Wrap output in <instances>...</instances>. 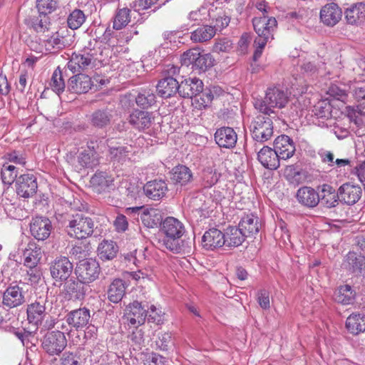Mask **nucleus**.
I'll use <instances>...</instances> for the list:
<instances>
[{"instance_id":"nucleus-42","label":"nucleus","mask_w":365,"mask_h":365,"mask_svg":"<svg viewBox=\"0 0 365 365\" xmlns=\"http://www.w3.org/2000/svg\"><path fill=\"white\" fill-rule=\"evenodd\" d=\"M355 292L348 284L341 286L334 294V300L343 304H352L354 300Z\"/></svg>"},{"instance_id":"nucleus-17","label":"nucleus","mask_w":365,"mask_h":365,"mask_svg":"<svg viewBox=\"0 0 365 365\" xmlns=\"http://www.w3.org/2000/svg\"><path fill=\"white\" fill-rule=\"evenodd\" d=\"M43 256L41 247L34 240H30L22 250L24 265L27 268L37 267Z\"/></svg>"},{"instance_id":"nucleus-44","label":"nucleus","mask_w":365,"mask_h":365,"mask_svg":"<svg viewBox=\"0 0 365 365\" xmlns=\"http://www.w3.org/2000/svg\"><path fill=\"white\" fill-rule=\"evenodd\" d=\"M49 86L58 96L64 91L66 84L59 67L53 71L49 82Z\"/></svg>"},{"instance_id":"nucleus-30","label":"nucleus","mask_w":365,"mask_h":365,"mask_svg":"<svg viewBox=\"0 0 365 365\" xmlns=\"http://www.w3.org/2000/svg\"><path fill=\"white\" fill-rule=\"evenodd\" d=\"M343 267L356 274L365 276V257L355 252H349L343 262Z\"/></svg>"},{"instance_id":"nucleus-50","label":"nucleus","mask_w":365,"mask_h":365,"mask_svg":"<svg viewBox=\"0 0 365 365\" xmlns=\"http://www.w3.org/2000/svg\"><path fill=\"white\" fill-rule=\"evenodd\" d=\"M84 283H81L79 280H71L66 286L67 292L76 299H81L86 294Z\"/></svg>"},{"instance_id":"nucleus-28","label":"nucleus","mask_w":365,"mask_h":365,"mask_svg":"<svg viewBox=\"0 0 365 365\" xmlns=\"http://www.w3.org/2000/svg\"><path fill=\"white\" fill-rule=\"evenodd\" d=\"M347 24L361 25L365 22V2H357L347 8L344 12Z\"/></svg>"},{"instance_id":"nucleus-51","label":"nucleus","mask_w":365,"mask_h":365,"mask_svg":"<svg viewBox=\"0 0 365 365\" xmlns=\"http://www.w3.org/2000/svg\"><path fill=\"white\" fill-rule=\"evenodd\" d=\"M50 24L49 18L47 14H40L31 19V25L36 32H45L48 29Z\"/></svg>"},{"instance_id":"nucleus-10","label":"nucleus","mask_w":365,"mask_h":365,"mask_svg":"<svg viewBox=\"0 0 365 365\" xmlns=\"http://www.w3.org/2000/svg\"><path fill=\"white\" fill-rule=\"evenodd\" d=\"M269 116L264 114L259 115L252 122L250 131L255 141L263 143L273 135V123Z\"/></svg>"},{"instance_id":"nucleus-29","label":"nucleus","mask_w":365,"mask_h":365,"mask_svg":"<svg viewBox=\"0 0 365 365\" xmlns=\"http://www.w3.org/2000/svg\"><path fill=\"white\" fill-rule=\"evenodd\" d=\"M216 143L221 148H233L237 140L235 130L230 127H223L216 130L215 133Z\"/></svg>"},{"instance_id":"nucleus-36","label":"nucleus","mask_w":365,"mask_h":365,"mask_svg":"<svg viewBox=\"0 0 365 365\" xmlns=\"http://www.w3.org/2000/svg\"><path fill=\"white\" fill-rule=\"evenodd\" d=\"M321 202L327 207H334L338 205L340 201L339 190L336 192L335 189L329 185H323L322 188V195L320 196Z\"/></svg>"},{"instance_id":"nucleus-27","label":"nucleus","mask_w":365,"mask_h":365,"mask_svg":"<svg viewBox=\"0 0 365 365\" xmlns=\"http://www.w3.org/2000/svg\"><path fill=\"white\" fill-rule=\"evenodd\" d=\"M257 159L267 169L276 170L279 167L280 158L274 148L264 146L257 153Z\"/></svg>"},{"instance_id":"nucleus-18","label":"nucleus","mask_w":365,"mask_h":365,"mask_svg":"<svg viewBox=\"0 0 365 365\" xmlns=\"http://www.w3.org/2000/svg\"><path fill=\"white\" fill-rule=\"evenodd\" d=\"M362 193L360 185L351 182L344 183L339 187L340 201L347 205L356 204L361 199Z\"/></svg>"},{"instance_id":"nucleus-21","label":"nucleus","mask_w":365,"mask_h":365,"mask_svg":"<svg viewBox=\"0 0 365 365\" xmlns=\"http://www.w3.org/2000/svg\"><path fill=\"white\" fill-rule=\"evenodd\" d=\"M153 113L148 111L135 110L129 116V123L140 131L148 130L153 125Z\"/></svg>"},{"instance_id":"nucleus-58","label":"nucleus","mask_w":365,"mask_h":365,"mask_svg":"<svg viewBox=\"0 0 365 365\" xmlns=\"http://www.w3.org/2000/svg\"><path fill=\"white\" fill-rule=\"evenodd\" d=\"M148 322L160 324L164 321V314L159 309H157L154 305H152L148 311Z\"/></svg>"},{"instance_id":"nucleus-43","label":"nucleus","mask_w":365,"mask_h":365,"mask_svg":"<svg viewBox=\"0 0 365 365\" xmlns=\"http://www.w3.org/2000/svg\"><path fill=\"white\" fill-rule=\"evenodd\" d=\"M112 117L111 110H98L92 113L91 120L93 125L103 128L109 124Z\"/></svg>"},{"instance_id":"nucleus-49","label":"nucleus","mask_w":365,"mask_h":365,"mask_svg":"<svg viewBox=\"0 0 365 365\" xmlns=\"http://www.w3.org/2000/svg\"><path fill=\"white\" fill-rule=\"evenodd\" d=\"M136 104L143 108H148L155 103V96L150 90L140 92L135 96Z\"/></svg>"},{"instance_id":"nucleus-48","label":"nucleus","mask_w":365,"mask_h":365,"mask_svg":"<svg viewBox=\"0 0 365 365\" xmlns=\"http://www.w3.org/2000/svg\"><path fill=\"white\" fill-rule=\"evenodd\" d=\"M98 255L103 260H111L114 258V245L112 240H103L98 247Z\"/></svg>"},{"instance_id":"nucleus-19","label":"nucleus","mask_w":365,"mask_h":365,"mask_svg":"<svg viewBox=\"0 0 365 365\" xmlns=\"http://www.w3.org/2000/svg\"><path fill=\"white\" fill-rule=\"evenodd\" d=\"M342 17L341 9L335 3L324 5L320 11V20L326 26L333 27Z\"/></svg>"},{"instance_id":"nucleus-45","label":"nucleus","mask_w":365,"mask_h":365,"mask_svg":"<svg viewBox=\"0 0 365 365\" xmlns=\"http://www.w3.org/2000/svg\"><path fill=\"white\" fill-rule=\"evenodd\" d=\"M86 19V16L84 12L81 9H75L68 16V26L73 30L77 29L83 24Z\"/></svg>"},{"instance_id":"nucleus-39","label":"nucleus","mask_w":365,"mask_h":365,"mask_svg":"<svg viewBox=\"0 0 365 365\" xmlns=\"http://www.w3.org/2000/svg\"><path fill=\"white\" fill-rule=\"evenodd\" d=\"M225 235V244L230 247H237L240 245L245 238L247 237L243 231L239 227H229Z\"/></svg>"},{"instance_id":"nucleus-16","label":"nucleus","mask_w":365,"mask_h":365,"mask_svg":"<svg viewBox=\"0 0 365 365\" xmlns=\"http://www.w3.org/2000/svg\"><path fill=\"white\" fill-rule=\"evenodd\" d=\"M53 226L51 220L47 217H36L30 223L31 235L38 240H45L51 235Z\"/></svg>"},{"instance_id":"nucleus-1","label":"nucleus","mask_w":365,"mask_h":365,"mask_svg":"<svg viewBox=\"0 0 365 365\" xmlns=\"http://www.w3.org/2000/svg\"><path fill=\"white\" fill-rule=\"evenodd\" d=\"M161 232L164 235L163 245L174 253L189 254L192 251V241L181 239L185 232L182 222L173 217H166L162 222Z\"/></svg>"},{"instance_id":"nucleus-2","label":"nucleus","mask_w":365,"mask_h":365,"mask_svg":"<svg viewBox=\"0 0 365 365\" xmlns=\"http://www.w3.org/2000/svg\"><path fill=\"white\" fill-rule=\"evenodd\" d=\"M90 41L96 42L91 53H93V60L96 61V68L105 66H112L114 55V22L112 26L109 24L99 41L95 38Z\"/></svg>"},{"instance_id":"nucleus-13","label":"nucleus","mask_w":365,"mask_h":365,"mask_svg":"<svg viewBox=\"0 0 365 365\" xmlns=\"http://www.w3.org/2000/svg\"><path fill=\"white\" fill-rule=\"evenodd\" d=\"M90 319V310L86 307L70 311L65 316V320L68 327L76 331L85 328L88 324Z\"/></svg>"},{"instance_id":"nucleus-11","label":"nucleus","mask_w":365,"mask_h":365,"mask_svg":"<svg viewBox=\"0 0 365 365\" xmlns=\"http://www.w3.org/2000/svg\"><path fill=\"white\" fill-rule=\"evenodd\" d=\"M15 187L16 194L24 198L33 197L37 191L38 183L34 174H22L16 180Z\"/></svg>"},{"instance_id":"nucleus-22","label":"nucleus","mask_w":365,"mask_h":365,"mask_svg":"<svg viewBox=\"0 0 365 365\" xmlns=\"http://www.w3.org/2000/svg\"><path fill=\"white\" fill-rule=\"evenodd\" d=\"M225 235L220 230L212 228L206 231L202 237V245L207 250H213L225 244Z\"/></svg>"},{"instance_id":"nucleus-40","label":"nucleus","mask_w":365,"mask_h":365,"mask_svg":"<svg viewBox=\"0 0 365 365\" xmlns=\"http://www.w3.org/2000/svg\"><path fill=\"white\" fill-rule=\"evenodd\" d=\"M215 35V29L211 25H205L193 31L190 39L195 43H202L212 38Z\"/></svg>"},{"instance_id":"nucleus-38","label":"nucleus","mask_w":365,"mask_h":365,"mask_svg":"<svg viewBox=\"0 0 365 365\" xmlns=\"http://www.w3.org/2000/svg\"><path fill=\"white\" fill-rule=\"evenodd\" d=\"M142 223L148 228L157 227L158 225H162V215L160 212L155 209H146L140 214Z\"/></svg>"},{"instance_id":"nucleus-55","label":"nucleus","mask_w":365,"mask_h":365,"mask_svg":"<svg viewBox=\"0 0 365 365\" xmlns=\"http://www.w3.org/2000/svg\"><path fill=\"white\" fill-rule=\"evenodd\" d=\"M220 174L212 168L205 169L203 171L202 180L205 187H211L218 181Z\"/></svg>"},{"instance_id":"nucleus-26","label":"nucleus","mask_w":365,"mask_h":365,"mask_svg":"<svg viewBox=\"0 0 365 365\" xmlns=\"http://www.w3.org/2000/svg\"><path fill=\"white\" fill-rule=\"evenodd\" d=\"M203 91V83L201 80L193 78L184 80L180 83L179 94L183 98L195 97Z\"/></svg>"},{"instance_id":"nucleus-3","label":"nucleus","mask_w":365,"mask_h":365,"mask_svg":"<svg viewBox=\"0 0 365 365\" xmlns=\"http://www.w3.org/2000/svg\"><path fill=\"white\" fill-rule=\"evenodd\" d=\"M288 103L287 93L278 88H268L264 98L255 101V108L264 115H270L274 113L273 108H284Z\"/></svg>"},{"instance_id":"nucleus-9","label":"nucleus","mask_w":365,"mask_h":365,"mask_svg":"<svg viewBox=\"0 0 365 365\" xmlns=\"http://www.w3.org/2000/svg\"><path fill=\"white\" fill-rule=\"evenodd\" d=\"M100 272L101 268L98 262L92 258L80 260L75 268L77 279L85 284H88L96 280Z\"/></svg>"},{"instance_id":"nucleus-52","label":"nucleus","mask_w":365,"mask_h":365,"mask_svg":"<svg viewBox=\"0 0 365 365\" xmlns=\"http://www.w3.org/2000/svg\"><path fill=\"white\" fill-rule=\"evenodd\" d=\"M56 0H36V8L40 14H49L56 10Z\"/></svg>"},{"instance_id":"nucleus-64","label":"nucleus","mask_w":365,"mask_h":365,"mask_svg":"<svg viewBox=\"0 0 365 365\" xmlns=\"http://www.w3.org/2000/svg\"><path fill=\"white\" fill-rule=\"evenodd\" d=\"M165 359L156 353L149 354L145 360V365H165Z\"/></svg>"},{"instance_id":"nucleus-47","label":"nucleus","mask_w":365,"mask_h":365,"mask_svg":"<svg viewBox=\"0 0 365 365\" xmlns=\"http://www.w3.org/2000/svg\"><path fill=\"white\" fill-rule=\"evenodd\" d=\"M118 9V11L115 14V30L125 26L131 17V10L127 6L121 7V1H119Z\"/></svg>"},{"instance_id":"nucleus-8","label":"nucleus","mask_w":365,"mask_h":365,"mask_svg":"<svg viewBox=\"0 0 365 365\" xmlns=\"http://www.w3.org/2000/svg\"><path fill=\"white\" fill-rule=\"evenodd\" d=\"M253 27L257 34L255 43H267L273 38V32L277 27V21L274 17H268L264 15L255 17L252 20Z\"/></svg>"},{"instance_id":"nucleus-33","label":"nucleus","mask_w":365,"mask_h":365,"mask_svg":"<svg viewBox=\"0 0 365 365\" xmlns=\"http://www.w3.org/2000/svg\"><path fill=\"white\" fill-rule=\"evenodd\" d=\"M113 178L106 172H96L91 178L90 182L99 193L106 192L112 185Z\"/></svg>"},{"instance_id":"nucleus-14","label":"nucleus","mask_w":365,"mask_h":365,"mask_svg":"<svg viewBox=\"0 0 365 365\" xmlns=\"http://www.w3.org/2000/svg\"><path fill=\"white\" fill-rule=\"evenodd\" d=\"M73 269V264L66 257L56 258L50 266L52 277L59 281L66 280L72 273Z\"/></svg>"},{"instance_id":"nucleus-32","label":"nucleus","mask_w":365,"mask_h":365,"mask_svg":"<svg viewBox=\"0 0 365 365\" xmlns=\"http://www.w3.org/2000/svg\"><path fill=\"white\" fill-rule=\"evenodd\" d=\"M145 194L149 198L158 200L165 195L168 190L167 184L163 180L148 182L143 187Z\"/></svg>"},{"instance_id":"nucleus-59","label":"nucleus","mask_w":365,"mask_h":365,"mask_svg":"<svg viewBox=\"0 0 365 365\" xmlns=\"http://www.w3.org/2000/svg\"><path fill=\"white\" fill-rule=\"evenodd\" d=\"M209 16V11L205 6L192 11L188 15V19L192 21H202L207 19Z\"/></svg>"},{"instance_id":"nucleus-63","label":"nucleus","mask_w":365,"mask_h":365,"mask_svg":"<svg viewBox=\"0 0 365 365\" xmlns=\"http://www.w3.org/2000/svg\"><path fill=\"white\" fill-rule=\"evenodd\" d=\"M45 41L48 49H59L64 46L63 39L57 33L48 38Z\"/></svg>"},{"instance_id":"nucleus-15","label":"nucleus","mask_w":365,"mask_h":365,"mask_svg":"<svg viewBox=\"0 0 365 365\" xmlns=\"http://www.w3.org/2000/svg\"><path fill=\"white\" fill-rule=\"evenodd\" d=\"M46 299L39 298L38 300L29 304L26 309L27 320L29 324L36 327L41 325L46 316Z\"/></svg>"},{"instance_id":"nucleus-46","label":"nucleus","mask_w":365,"mask_h":365,"mask_svg":"<svg viewBox=\"0 0 365 365\" xmlns=\"http://www.w3.org/2000/svg\"><path fill=\"white\" fill-rule=\"evenodd\" d=\"M18 168L9 163H4L1 170L2 181L5 184L11 185L16 182L18 175Z\"/></svg>"},{"instance_id":"nucleus-60","label":"nucleus","mask_w":365,"mask_h":365,"mask_svg":"<svg viewBox=\"0 0 365 365\" xmlns=\"http://www.w3.org/2000/svg\"><path fill=\"white\" fill-rule=\"evenodd\" d=\"M7 163H12L16 165H21L24 166L26 165L25 155L19 151L14 150L5 155Z\"/></svg>"},{"instance_id":"nucleus-4","label":"nucleus","mask_w":365,"mask_h":365,"mask_svg":"<svg viewBox=\"0 0 365 365\" xmlns=\"http://www.w3.org/2000/svg\"><path fill=\"white\" fill-rule=\"evenodd\" d=\"M95 43L94 41H89L82 50V53H73L71 56L67 67L72 73H81L82 71L97 69L93 53H91Z\"/></svg>"},{"instance_id":"nucleus-53","label":"nucleus","mask_w":365,"mask_h":365,"mask_svg":"<svg viewBox=\"0 0 365 365\" xmlns=\"http://www.w3.org/2000/svg\"><path fill=\"white\" fill-rule=\"evenodd\" d=\"M89 245L81 242L73 245L69 253L76 258L81 259L89 255Z\"/></svg>"},{"instance_id":"nucleus-62","label":"nucleus","mask_w":365,"mask_h":365,"mask_svg":"<svg viewBox=\"0 0 365 365\" xmlns=\"http://www.w3.org/2000/svg\"><path fill=\"white\" fill-rule=\"evenodd\" d=\"M172 341V335L169 332H165L159 334L158 339L156 341V346L162 351H167L169 348V344Z\"/></svg>"},{"instance_id":"nucleus-20","label":"nucleus","mask_w":365,"mask_h":365,"mask_svg":"<svg viewBox=\"0 0 365 365\" xmlns=\"http://www.w3.org/2000/svg\"><path fill=\"white\" fill-rule=\"evenodd\" d=\"M93 86L91 78L83 73L71 76L68 82V89L71 93L81 94L88 93Z\"/></svg>"},{"instance_id":"nucleus-7","label":"nucleus","mask_w":365,"mask_h":365,"mask_svg":"<svg viewBox=\"0 0 365 365\" xmlns=\"http://www.w3.org/2000/svg\"><path fill=\"white\" fill-rule=\"evenodd\" d=\"M65 333L61 330L48 331L41 339V347L49 356H59L67 346Z\"/></svg>"},{"instance_id":"nucleus-23","label":"nucleus","mask_w":365,"mask_h":365,"mask_svg":"<svg viewBox=\"0 0 365 365\" xmlns=\"http://www.w3.org/2000/svg\"><path fill=\"white\" fill-rule=\"evenodd\" d=\"M25 302L23 288L19 285L9 286L4 291L3 304L9 308H14L21 305Z\"/></svg>"},{"instance_id":"nucleus-31","label":"nucleus","mask_w":365,"mask_h":365,"mask_svg":"<svg viewBox=\"0 0 365 365\" xmlns=\"http://www.w3.org/2000/svg\"><path fill=\"white\" fill-rule=\"evenodd\" d=\"M76 167L81 170L83 168H93L98 164V155L94 150V146L88 145L81 151L77 157Z\"/></svg>"},{"instance_id":"nucleus-34","label":"nucleus","mask_w":365,"mask_h":365,"mask_svg":"<svg viewBox=\"0 0 365 365\" xmlns=\"http://www.w3.org/2000/svg\"><path fill=\"white\" fill-rule=\"evenodd\" d=\"M260 226L261 224L259 221V218L252 213L244 216L239 224L240 228L247 237L257 234L259 231Z\"/></svg>"},{"instance_id":"nucleus-35","label":"nucleus","mask_w":365,"mask_h":365,"mask_svg":"<svg viewBox=\"0 0 365 365\" xmlns=\"http://www.w3.org/2000/svg\"><path fill=\"white\" fill-rule=\"evenodd\" d=\"M180 84L173 77L161 79L157 85V91L163 98H169L177 91L179 93Z\"/></svg>"},{"instance_id":"nucleus-6","label":"nucleus","mask_w":365,"mask_h":365,"mask_svg":"<svg viewBox=\"0 0 365 365\" xmlns=\"http://www.w3.org/2000/svg\"><path fill=\"white\" fill-rule=\"evenodd\" d=\"M182 65L205 72L215 65V58L210 53H201L198 49L192 48L185 51L180 58Z\"/></svg>"},{"instance_id":"nucleus-12","label":"nucleus","mask_w":365,"mask_h":365,"mask_svg":"<svg viewBox=\"0 0 365 365\" xmlns=\"http://www.w3.org/2000/svg\"><path fill=\"white\" fill-rule=\"evenodd\" d=\"M147 316V312L141 304L135 301L125 309L123 319L125 323L137 327L145 323Z\"/></svg>"},{"instance_id":"nucleus-25","label":"nucleus","mask_w":365,"mask_h":365,"mask_svg":"<svg viewBox=\"0 0 365 365\" xmlns=\"http://www.w3.org/2000/svg\"><path fill=\"white\" fill-rule=\"evenodd\" d=\"M296 197L299 203L309 208L315 207L320 201L319 193L309 186L300 187L297 192Z\"/></svg>"},{"instance_id":"nucleus-56","label":"nucleus","mask_w":365,"mask_h":365,"mask_svg":"<svg viewBox=\"0 0 365 365\" xmlns=\"http://www.w3.org/2000/svg\"><path fill=\"white\" fill-rule=\"evenodd\" d=\"M232 42L227 38H220L215 41L212 51L218 53H227L232 48Z\"/></svg>"},{"instance_id":"nucleus-54","label":"nucleus","mask_w":365,"mask_h":365,"mask_svg":"<svg viewBox=\"0 0 365 365\" xmlns=\"http://www.w3.org/2000/svg\"><path fill=\"white\" fill-rule=\"evenodd\" d=\"M61 365H81L80 356L73 351H65L60 359Z\"/></svg>"},{"instance_id":"nucleus-24","label":"nucleus","mask_w":365,"mask_h":365,"mask_svg":"<svg viewBox=\"0 0 365 365\" xmlns=\"http://www.w3.org/2000/svg\"><path fill=\"white\" fill-rule=\"evenodd\" d=\"M274 150L280 160L290 158L296 150L293 140L286 135H279L275 139Z\"/></svg>"},{"instance_id":"nucleus-37","label":"nucleus","mask_w":365,"mask_h":365,"mask_svg":"<svg viewBox=\"0 0 365 365\" xmlns=\"http://www.w3.org/2000/svg\"><path fill=\"white\" fill-rule=\"evenodd\" d=\"M346 327L353 334H359L365 331V315L361 314H352L346 322Z\"/></svg>"},{"instance_id":"nucleus-57","label":"nucleus","mask_w":365,"mask_h":365,"mask_svg":"<svg viewBox=\"0 0 365 365\" xmlns=\"http://www.w3.org/2000/svg\"><path fill=\"white\" fill-rule=\"evenodd\" d=\"M195 103L198 104L197 107L199 109H202L206 108L210 103H211L214 96L212 91H208L202 93L199 96H195Z\"/></svg>"},{"instance_id":"nucleus-5","label":"nucleus","mask_w":365,"mask_h":365,"mask_svg":"<svg viewBox=\"0 0 365 365\" xmlns=\"http://www.w3.org/2000/svg\"><path fill=\"white\" fill-rule=\"evenodd\" d=\"M68 233L77 239H85L91 236L94 230V222L83 213L73 215L68 220Z\"/></svg>"},{"instance_id":"nucleus-41","label":"nucleus","mask_w":365,"mask_h":365,"mask_svg":"<svg viewBox=\"0 0 365 365\" xmlns=\"http://www.w3.org/2000/svg\"><path fill=\"white\" fill-rule=\"evenodd\" d=\"M192 177V172L187 167L179 165L173 169L171 179L175 184L183 185L190 182Z\"/></svg>"},{"instance_id":"nucleus-61","label":"nucleus","mask_w":365,"mask_h":365,"mask_svg":"<svg viewBox=\"0 0 365 365\" xmlns=\"http://www.w3.org/2000/svg\"><path fill=\"white\" fill-rule=\"evenodd\" d=\"M314 113L318 118H326L330 115L329 106L324 101L314 106Z\"/></svg>"}]
</instances>
